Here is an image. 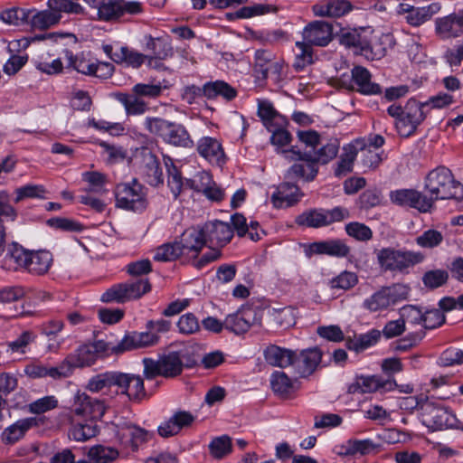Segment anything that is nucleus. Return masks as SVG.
<instances>
[{"label":"nucleus","mask_w":463,"mask_h":463,"mask_svg":"<svg viewBox=\"0 0 463 463\" xmlns=\"http://www.w3.org/2000/svg\"><path fill=\"white\" fill-rule=\"evenodd\" d=\"M390 40L389 34L373 36V30L364 27L342 30L339 34L342 45L370 61H378L386 55V43Z\"/></svg>","instance_id":"1"},{"label":"nucleus","mask_w":463,"mask_h":463,"mask_svg":"<svg viewBox=\"0 0 463 463\" xmlns=\"http://www.w3.org/2000/svg\"><path fill=\"white\" fill-rule=\"evenodd\" d=\"M424 187L431 199V207L437 200L463 199V185L454 179L451 171L445 166L431 170L425 178Z\"/></svg>","instance_id":"2"},{"label":"nucleus","mask_w":463,"mask_h":463,"mask_svg":"<svg viewBox=\"0 0 463 463\" xmlns=\"http://www.w3.org/2000/svg\"><path fill=\"white\" fill-rule=\"evenodd\" d=\"M95 11L97 20L114 23L125 14L137 15L144 12L143 4L139 1L126 0H85Z\"/></svg>","instance_id":"3"},{"label":"nucleus","mask_w":463,"mask_h":463,"mask_svg":"<svg viewBox=\"0 0 463 463\" xmlns=\"http://www.w3.org/2000/svg\"><path fill=\"white\" fill-rule=\"evenodd\" d=\"M374 253L379 267L384 271L404 272L424 260V255L419 251L401 250L392 247L376 250Z\"/></svg>","instance_id":"4"},{"label":"nucleus","mask_w":463,"mask_h":463,"mask_svg":"<svg viewBox=\"0 0 463 463\" xmlns=\"http://www.w3.org/2000/svg\"><path fill=\"white\" fill-rule=\"evenodd\" d=\"M422 423L433 430L444 429H463L462 423L448 408L440 403L425 399L421 406Z\"/></svg>","instance_id":"5"},{"label":"nucleus","mask_w":463,"mask_h":463,"mask_svg":"<svg viewBox=\"0 0 463 463\" xmlns=\"http://www.w3.org/2000/svg\"><path fill=\"white\" fill-rule=\"evenodd\" d=\"M151 290L147 279H135L113 285L101 296L103 302L125 303L140 298Z\"/></svg>","instance_id":"6"},{"label":"nucleus","mask_w":463,"mask_h":463,"mask_svg":"<svg viewBox=\"0 0 463 463\" xmlns=\"http://www.w3.org/2000/svg\"><path fill=\"white\" fill-rule=\"evenodd\" d=\"M285 69L284 60L270 51L260 49L255 52L254 72L259 79L279 82L286 75Z\"/></svg>","instance_id":"7"},{"label":"nucleus","mask_w":463,"mask_h":463,"mask_svg":"<svg viewBox=\"0 0 463 463\" xmlns=\"http://www.w3.org/2000/svg\"><path fill=\"white\" fill-rule=\"evenodd\" d=\"M205 244L203 228L190 227L181 235L178 241H175V261L181 264H189L192 260L196 259L200 250Z\"/></svg>","instance_id":"8"},{"label":"nucleus","mask_w":463,"mask_h":463,"mask_svg":"<svg viewBox=\"0 0 463 463\" xmlns=\"http://www.w3.org/2000/svg\"><path fill=\"white\" fill-rule=\"evenodd\" d=\"M342 88L359 92L363 95H378L382 93V87L372 81L371 72L364 66L355 65L351 70V76L343 74L339 78Z\"/></svg>","instance_id":"9"},{"label":"nucleus","mask_w":463,"mask_h":463,"mask_svg":"<svg viewBox=\"0 0 463 463\" xmlns=\"http://www.w3.org/2000/svg\"><path fill=\"white\" fill-rule=\"evenodd\" d=\"M408 294V288L401 284H396L392 287H383L366 298L363 302V307L369 312L386 310L398 301L405 299Z\"/></svg>","instance_id":"10"},{"label":"nucleus","mask_w":463,"mask_h":463,"mask_svg":"<svg viewBox=\"0 0 463 463\" xmlns=\"http://www.w3.org/2000/svg\"><path fill=\"white\" fill-rule=\"evenodd\" d=\"M116 205L134 212L143 211L146 206V194L141 184L134 181L131 184H118L115 191Z\"/></svg>","instance_id":"11"},{"label":"nucleus","mask_w":463,"mask_h":463,"mask_svg":"<svg viewBox=\"0 0 463 463\" xmlns=\"http://www.w3.org/2000/svg\"><path fill=\"white\" fill-rule=\"evenodd\" d=\"M126 396L129 401L139 402L146 397L144 381L140 375L118 371L115 395Z\"/></svg>","instance_id":"12"},{"label":"nucleus","mask_w":463,"mask_h":463,"mask_svg":"<svg viewBox=\"0 0 463 463\" xmlns=\"http://www.w3.org/2000/svg\"><path fill=\"white\" fill-rule=\"evenodd\" d=\"M135 157L138 163L139 171L147 184L157 186L163 183V174L157 158L148 148H140Z\"/></svg>","instance_id":"13"},{"label":"nucleus","mask_w":463,"mask_h":463,"mask_svg":"<svg viewBox=\"0 0 463 463\" xmlns=\"http://www.w3.org/2000/svg\"><path fill=\"white\" fill-rule=\"evenodd\" d=\"M259 312L253 307H243L236 313L230 314L224 320L225 329L241 335L246 333L250 326L260 324Z\"/></svg>","instance_id":"14"},{"label":"nucleus","mask_w":463,"mask_h":463,"mask_svg":"<svg viewBox=\"0 0 463 463\" xmlns=\"http://www.w3.org/2000/svg\"><path fill=\"white\" fill-rule=\"evenodd\" d=\"M391 201L399 206L415 208L421 213L430 212L431 209V199L427 194L415 189H399L391 192Z\"/></svg>","instance_id":"15"},{"label":"nucleus","mask_w":463,"mask_h":463,"mask_svg":"<svg viewBox=\"0 0 463 463\" xmlns=\"http://www.w3.org/2000/svg\"><path fill=\"white\" fill-rule=\"evenodd\" d=\"M303 41L311 46H326L333 40V25L326 21H313L302 32Z\"/></svg>","instance_id":"16"},{"label":"nucleus","mask_w":463,"mask_h":463,"mask_svg":"<svg viewBox=\"0 0 463 463\" xmlns=\"http://www.w3.org/2000/svg\"><path fill=\"white\" fill-rule=\"evenodd\" d=\"M291 153L296 155V159L298 162L295 163L287 171L286 179L293 180L294 178L300 177L306 181H312L318 172V167L312 159L311 151L301 153L292 149Z\"/></svg>","instance_id":"17"},{"label":"nucleus","mask_w":463,"mask_h":463,"mask_svg":"<svg viewBox=\"0 0 463 463\" xmlns=\"http://www.w3.org/2000/svg\"><path fill=\"white\" fill-rule=\"evenodd\" d=\"M160 337L153 331L130 332L124 335L114 349L118 352H127L134 349L154 346L159 343Z\"/></svg>","instance_id":"18"},{"label":"nucleus","mask_w":463,"mask_h":463,"mask_svg":"<svg viewBox=\"0 0 463 463\" xmlns=\"http://www.w3.org/2000/svg\"><path fill=\"white\" fill-rule=\"evenodd\" d=\"M435 32L443 40L457 38L463 34V9L438 18Z\"/></svg>","instance_id":"19"},{"label":"nucleus","mask_w":463,"mask_h":463,"mask_svg":"<svg viewBox=\"0 0 463 463\" xmlns=\"http://www.w3.org/2000/svg\"><path fill=\"white\" fill-rule=\"evenodd\" d=\"M73 411L79 416H89L91 420L100 419L105 411L104 401L92 398L85 392H77L74 398Z\"/></svg>","instance_id":"20"},{"label":"nucleus","mask_w":463,"mask_h":463,"mask_svg":"<svg viewBox=\"0 0 463 463\" xmlns=\"http://www.w3.org/2000/svg\"><path fill=\"white\" fill-rule=\"evenodd\" d=\"M205 243L222 247L226 245L233 236V230L228 222L214 220L206 222L203 227Z\"/></svg>","instance_id":"21"},{"label":"nucleus","mask_w":463,"mask_h":463,"mask_svg":"<svg viewBox=\"0 0 463 463\" xmlns=\"http://www.w3.org/2000/svg\"><path fill=\"white\" fill-rule=\"evenodd\" d=\"M366 148L364 137H358L343 147V154L335 170V175L338 177L346 175L353 170L354 162L359 151Z\"/></svg>","instance_id":"22"},{"label":"nucleus","mask_w":463,"mask_h":463,"mask_svg":"<svg viewBox=\"0 0 463 463\" xmlns=\"http://www.w3.org/2000/svg\"><path fill=\"white\" fill-rule=\"evenodd\" d=\"M354 9L348 0H326L312 5V12L318 17H342Z\"/></svg>","instance_id":"23"},{"label":"nucleus","mask_w":463,"mask_h":463,"mask_svg":"<svg viewBox=\"0 0 463 463\" xmlns=\"http://www.w3.org/2000/svg\"><path fill=\"white\" fill-rule=\"evenodd\" d=\"M144 374L146 379H153L157 375L165 377L174 376V353L163 354L158 360L144 358Z\"/></svg>","instance_id":"24"},{"label":"nucleus","mask_w":463,"mask_h":463,"mask_svg":"<svg viewBox=\"0 0 463 463\" xmlns=\"http://www.w3.org/2000/svg\"><path fill=\"white\" fill-rule=\"evenodd\" d=\"M377 445L370 439H350L345 443L335 447V452L341 457H363L373 452Z\"/></svg>","instance_id":"25"},{"label":"nucleus","mask_w":463,"mask_h":463,"mask_svg":"<svg viewBox=\"0 0 463 463\" xmlns=\"http://www.w3.org/2000/svg\"><path fill=\"white\" fill-rule=\"evenodd\" d=\"M322 358V352L317 347L302 350L298 354L296 353L294 367L302 377L311 374Z\"/></svg>","instance_id":"26"},{"label":"nucleus","mask_w":463,"mask_h":463,"mask_svg":"<svg viewBox=\"0 0 463 463\" xmlns=\"http://www.w3.org/2000/svg\"><path fill=\"white\" fill-rule=\"evenodd\" d=\"M350 250V247L343 241L329 240L310 244L307 255L326 254L333 257L345 258L349 255Z\"/></svg>","instance_id":"27"},{"label":"nucleus","mask_w":463,"mask_h":463,"mask_svg":"<svg viewBox=\"0 0 463 463\" xmlns=\"http://www.w3.org/2000/svg\"><path fill=\"white\" fill-rule=\"evenodd\" d=\"M197 151L201 156L213 165L222 166L225 163V155L221 144L210 137H203L198 144Z\"/></svg>","instance_id":"28"},{"label":"nucleus","mask_w":463,"mask_h":463,"mask_svg":"<svg viewBox=\"0 0 463 463\" xmlns=\"http://www.w3.org/2000/svg\"><path fill=\"white\" fill-rule=\"evenodd\" d=\"M144 50L150 54H147L153 59L164 60L172 52L171 38L168 35H161L153 37L152 35H146L144 37Z\"/></svg>","instance_id":"29"},{"label":"nucleus","mask_w":463,"mask_h":463,"mask_svg":"<svg viewBox=\"0 0 463 463\" xmlns=\"http://www.w3.org/2000/svg\"><path fill=\"white\" fill-rule=\"evenodd\" d=\"M298 187L291 182L279 185L271 196V202L276 208L289 207L299 201L301 197Z\"/></svg>","instance_id":"30"},{"label":"nucleus","mask_w":463,"mask_h":463,"mask_svg":"<svg viewBox=\"0 0 463 463\" xmlns=\"http://www.w3.org/2000/svg\"><path fill=\"white\" fill-rule=\"evenodd\" d=\"M118 371H108L98 373L88 381L86 388L91 392H102L107 395H115Z\"/></svg>","instance_id":"31"},{"label":"nucleus","mask_w":463,"mask_h":463,"mask_svg":"<svg viewBox=\"0 0 463 463\" xmlns=\"http://www.w3.org/2000/svg\"><path fill=\"white\" fill-rule=\"evenodd\" d=\"M30 250H25L17 243L8 247L7 253L3 260V268L7 270L26 269Z\"/></svg>","instance_id":"32"},{"label":"nucleus","mask_w":463,"mask_h":463,"mask_svg":"<svg viewBox=\"0 0 463 463\" xmlns=\"http://www.w3.org/2000/svg\"><path fill=\"white\" fill-rule=\"evenodd\" d=\"M264 356L268 364L283 368L289 365L294 366L296 352L277 345H270L265 350Z\"/></svg>","instance_id":"33"},{"label":"nucleus","mask_w":463,"mask_h":463,"mask_svg":"<svg viewBox=\"0 0 463 463\" xmlns=\"http://www.w3.org/2000/svg\"><path fill=\"white\" fill-rule=\"evenodd\" d=\"M204 97L207 99H215L222 97L230 101L236 98L237 90L232 85L224 80L208 81L203 85Z\"/></svg>","instance_id":"34"},{"label":"nucleus","mask_w":463,"mask_h":463,"mask_svg":"<svg viewBox=\"0 0 463 463\" xmlns=\"http://www.w3.org/2000/svg\"><path fill=\"white\" fill-rule=\"evenodd\" d=\"M52 263V255L48 250L29 252L26 270L32 274L43 275L46 273Z\"/></svg>","instance_id":"35"},{"label":"nucleus","mask_w":463,"mask_h":463,"mask_svg":"<svg viewBox=\"0 0 463 463\" xmlns=\"http://www.w3.org/2000/svg\"><path fill=\"white\" fill-rule=\"evenodd\" d=\"M118 435L121 438L128 439L133 450H137L140 445L147 442L153 437L152 432L132 424L122 426L118 430Z\"/></svg>","instance_id":"36"},{"label":"nucleus","mask_w":463,"mask_h":463,"mask_svg":"<svg viewBox=\"0 0 463 463\" xmlns=\"http://www.w3.org/2000/svg\"><path fill=\"white\" fill-rule=\"evenodd\" d=\"M392 383L389 381H382L377 376H361L357 378L355 383L349 387V392L353 393H367L373 392L382 388H391Z\"/></svg>","instance_id":"37"},{"label":"nucleus","mask_w":463,"mask_h":463,"mask_svg":"<svg viewBox=\"0 0 463 463\" xmlns=\"http://www.w3.org/2000/svg\"><path fill=\"white\" fill-rule=\"evenodd\" d=\"M175 184L181 187L187 186L203 194L209 185L213 184V177L208 172L201 171L191 179H183L181 173L175 170Z\"/></svg>","instance_id":"38"},{"label":"nucleus","mask_w":463,"mask_h":463,"mask_svg":"<svg viewBox=\"0 0 463 463\" xmlns=\"http://www.w3.org/2000/svg\"><path fill=\"white\" fill-rule=\"evenodd\" d=\"M36 424L34 418L21 419L5 430L3 440L7 444H14L24 437V433Z\"/></svg>","instance_id":"39"},{"label":"nucleus","mask_w":463,"mask_h":463,"mask_svg":"<svg viewBox=\"0 0 463 463\" xmlns=\"http://www.w3.org/2000/svg\"><path fill=\"white\" fill-rule=\"evenodd\" d=\"M98 432L99 427L96 421L88 420L72 424L69 431V437L75 441L84 442L95 437Z\"/></svg>","instance_id":"40"},{"label":"nucleus","mask_w":463,"mask_h":463,"mask_svg":"<svg viewBox=\"0 0 463 463\" xmlns=\"http://www.w3.org/2000/svg\"><path fill=\"white\" fill-rule=\"evenodd\" d=\"M453 102V97L447 93H439L435 96L430 97L425 102H418L415 99H410L407 102L408 108L419 107L420 116H423L428 112L427 108L431 109H442Z\"/></svg>","instance_id":"41"},{"label":"nucleus","mask_w":463,"mask_h":463,"mask_svg":"<svg viewBox=\"0 0 463 463\" xmlns=\"http://www.w3.org/2000/svg\"><path fill=\"white\" fill-rule=\"evenodd\" d=\"M67 358L72 368L75 369L90 366L96 362L98 357L90 344H85L79 346L73 353L70 354Z\"/></svg>","instance_id":"42"},{"label":"nucleus","mask_w":463,"mask_h":463,"mask_svg":"<svg viewBox=\"0 0 463 463\" xmlns=\"http://www.w3.org/2000/svg\"><path fill=\"white\" fill-rule=\"evenodd\" d=\"M277 11L278 8L275 5L268 4H256L251 6H243L233 13H228L226 16L230 20L247 19L269 13H276Z\"/></svg>","instance_id":"43"},{"label":"nucleus","mask_w":463,"mask_h":463,"mask_svg":"<svg viewBox=\"0 0 463 463\" xmlns=\"http://www.w3.org/2000/svg\"><path fill=\"white\" fill-rule=\"evenodd\" d=\"M270 385L273 392L282 397H289L297 387L284 372L277 371L272 373L270 378Z\"/></svg>","instance_id":"44"},{"label":"nucleus","mask_w":463,"mask_h":463,"mask_svg":"<svg viewBox=\"0 0 463 463\" xmlns=\"http://www.w3.org/2000/svg\"><path fill=\"white\" fill-rule=\"evenodd\" d=\"M114 58L116 63H126L133 68H139L146 60H148L149 64L152 62V57L129 49L127 46H120L119 54H116Z\"/></svg>","instance_id":"45"},{"label":"nucleus","mask_w":463,"mask_h":463,"mask_svg":"<svg viewBox=\"0 0 463 463\" xmlns=\"http://www.w3.org/2000/svg\"><path fill=\"white\" fill-rule=\"evenodd\" d=\"M33 12L30 14L29 24L36 29H47L61 20V14L50 10Z\"/></svg>","instance_id":"46"},{"label":"nucleus","mask_w":463,"mask_h":463,"mask_svg":"<svg viewBox=\"0 0 463 463\" xmlns=\"http://www.w3.org/2000/svg\"><path fill=\"white\" fill-rule=\"evenodd\" d=\"M150 132L161 137L165 142L172 143L174 139V126L164 118H149L146 120Z\"/></svg>","instance_id":"47"},{"label":"nucleus","mask_w":463,"mask_h":463,"mask_svg":"<svg viewBox=\"0 0 463 463\" xmlns=\"http://www.w3.org/2000/svg\"><path fill=\"white\" fill-rule=\"evenodd\" d=\"M33 11L20 7H12L0 13V19L10 25H23L29 23L30 14Z\"/></svg>","instance_id":"48"},{"label":"nucleus","mask_w":463,"mask_h":463,"mask_svg":"<svg viewBox=\"0 0 463 463\" xmlns=\"http://www.w3.org/2000/svg\"><path fill=\"white\" fill-rule=\"evenodd\" d=\"M275 118H261L263 126L271 133L270 142L279 146L287 145L290 140V134L274 124Z\"/></svg>","instance_id":"49"},{"label":"nucleus","mask_w":463,"mask_h":463,"mask_svg":"<svg viewBox=\"0 0 463 463\" xmlns=\"http://www.w3.org/2000/svg\"><path fill=\"white\" fill-rule=\"evenodd\" d=\"M117 98L125 107L128 114H143L146 110V103L134 92L132 94L118 93Z\"/></svg>","instance_id":"50"},{"label":"nucleus","mask_w":463,"mask_h":463,"mask_svg":"<svg viewBox=\"0 0 463 463\" xmlns=\"http://www.w3.org/2000/svg\"><path fill=\"white\" fill-rule=\"evenodd\" d=\"M339 146V141L337 139H332L317 151L311 152L312 159L317 165V163L327 164L336 156Z\"/></svg>","instance_id":"51"},{"label":"nucleus","mask_w":463,"mask_h":463,"mask_svg":"<svg viewBox=\"0 0 463 463\" xmlns=\"http://www.w3.org/2000/svg\"><path fill=\"white\" fill-rule=\"evenodd\" d=\"M298 225L318 228L326 226L325 210H312L298 215L296 219Z\"/></svg>","instance_id":"52"},{"label":"nucleus","mask_w":463,"mask_h":463,"mask_svg":"<svg viewBox=\"0 0 463 463\" xmlns=\"http://www.w3.org/2000/svg\"><path fill=\"white\" fill-rule=\"evenodd\" d=\"M88 457L95 463H110L118 457V451L111 447L99 445L90 449Z\"/></svg>","instance_id":"53"},{"label":"nucleus","mask_w":463,"mask_h":463,"mask_svg":"<svg viewBox=\"0 0 463 463\" xmlns=\"http://www.w3.org/2000/svg\"><path fill=\"white\" fill-rule=\"evenodd\" d=\"M209 450L214 458H224L232 452V439L228 435L214 438L209 444Z\"/></svg>","instance_id":"54"},{"label":"nucleus","mask_w":463,"mask_h":463,"mask_svg":"<svg viewBox=\"0 0 463 463\" xmlns=\"http://www.w3.org/2000/svg\"><path fill=\"white\" fill-rule=\"evenodd\" d=\"M296 46L299 52L296 54L293 66L297 71H302L306 66L313 63V49L304 41L297 42Z\"/></svg>","instance_id":"55"},{"label":"nucleus","mask_w":463,"mask_h":463,"mask_svg":"<svg viewBox=\"0 0 463 463\" xmlns=\"http://www.w3.org/2000/svg\"><path fill=\"white\" fill-rule=\"evenodd\" d=\"M345 230L348 236L359 241H368L373 238L371 228L362 222H349L345 224Z\"/></svg>","instance_id":"56"},{"label":"nucleus","mask_w":463,"mask_h":463,"mask_svg":"<svg viewBox=\"0 0 463 463\" xmlns=\"http://www.w3.org/2000/svg\"><path fill=\"white\" fill-rule=\"evenodd\" d=\"M449 273L444 269H432L424 273L422 282L428 288H438L447 283Z\"/></svg>","instance_id":"57"},{"label":"nucleus","mask_w":463,"mask_h":463,"mask_svg":"<svg viewBox=\"0 0 463 463\" xmlns=\"http://www.w3.org/2000/svg\"><path fill=\"white\" fill-rule=\"evenodd\" d=\"M82 180L89 184V187L87 188L88 192H91V193L106 192L104 185L107 183V177L105 175H103L99 172H96V171L84 172L82 174Z\"/></svg>","instance_id":"58"},{"label":"nucleus","mask_w":463,"mask_h":463,"mask_svg":"<svg viewBox=\"0 0 463 463\" xmlns=\"http://www.w3.org/2000/svg\"><path fill=\"white\" fill-rule=\"evenodd\" d=\"M434 14L432 7H414L411 10V13L405 16L407 23L412 26H420L428 20H430Z\"/></svg>","instance_id":"59"},{"label":"nucleus","mask_w":463,"mask_h":463,"mask_svg":"<svg viewBox=\"0 0 463 463\" xmlns=\"http://www.w3.org/2000/svg\"><path fill=\"white\" fill-rule=\"evenodd\" d=\"M423 118H395L394 126L401 137L411 136L421 123Z\"/></svg>","instance_id":"60"},{"label":"nucleus","mask_w":463,"mask_h":463,"mask_svg":"<svg viewBox=\"0 0 463 463\" xmlns=\"http://www.w3.org/2000/svg\"><path fill=\"white\" fill-rule=\"evenodd\" d=\"M45 189L39 184H26L15 190V203H19L27 198H44Z\"/></svg>","instance_id":"61"},{"label":"nucleus","mask_w":463,"mask_h":463,"mask_svg":"<svg viewBox=\"0 0 463 463\" xmlns=\"http://www.w3.org/2000/svg\"><path fill=\"white\" fill-rule=\"evenodd\" d=\"M58 406V400L55 396H44L40 398L28 405V410L33 414H42Z\"/></svg>","instance_id":"62"},{"label":"nucleus","mask_w":463,"mask_h":463,"mask_svg":"<svg viewBox=\"0 0 463 463\" xmlns=\"http://www.w3.org/2000/svg\"><path fill=\"white\" fill-rule=\"evenodd\" d=\"M36 335L31 331L23 332L15 340L7 344L8 351L12 353L25 354L27 346L34 342Z\"/></svg>","instance_id":"63"},{"label":"nucleus","mask_w":463,"mask_h":463,"mask_svg":"<svg viewBox=\"0 0 463 463\" xmlns=\"http://www.w3.org/2000/svg\"><path fill=\"white\" fill-rule=\"evenodd\" d=\"M49 8L56 14H80L82 7L72 0H48Z\"/></svg>","instance_id":"64"}]
</instances>
